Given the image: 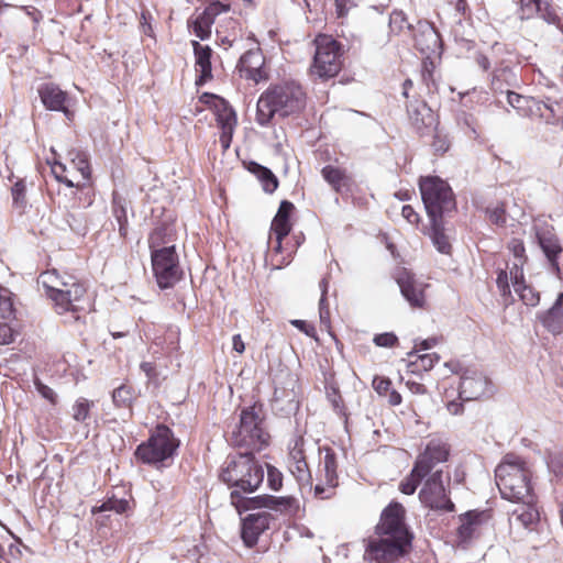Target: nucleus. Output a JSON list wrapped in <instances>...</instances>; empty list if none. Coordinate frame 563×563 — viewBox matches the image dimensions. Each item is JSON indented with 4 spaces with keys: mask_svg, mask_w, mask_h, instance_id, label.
<instances>
[{
    "mask_svg": "<svg viewBox=\"0 0 563 563\" xmlns=\"http://www.w3.org/2000/svg\"><path fill=\"white\" fill-rule=\"evenodd\" d=\"M169 242H172V229L166 225L155 228L148 238L151 251L168 246Z\"/></svg>",
    "mask_w": 563,
    "mask_h": 563,
    "instance_id": "39",
    "label": "nucleus"
},
{
    "mask_svg": "<svg viewBox=\"0 0 563 563\" xmlns=\"http://www.w3.org/2000/svg\"><path fill=\"white\" fill-rule=\"evenodd\" d=\"M540 247L542 249L545 257L548 258L552 269L555 273L560 272L558 256L563 252V249L558 238L551 232L537 233Z\"/></svg>",
    "mask_w": 563,
    "mask_h": 563,
    "instance_id": "28",
    "label": "nucleus"
},
{
    "mask_svg": "<svg viewBox=\"0 0 563 563\" xmlns=\"http://www.w3.org/2000/svg\"><path fill=\"white\" fill-rule=\"evenodd\" d=\"M195 53V67L198 78L197 85H202L212 78L211 54L212 51L207 45H201L197 41L191 42Z\"/></svg>",
    "mask_w": 563,
    "mask_h": 563,
    "instance_id": "25",
    "label": "nucleus"
},
{
    "mask_svg": "<svg viewBox=\"0 0 563 563\" xmlns=\"http://www.w3.org/2000/svg\"><path fill=\"white\" fill-rule=\"evenodd\" d=\"M488 219L496 225H503L506 222L505 210L501 207H495L487 210Z\"/></svg>",
    "mask_w": 563,
    "mask_h": 563,
    "instance_id": "56",
    "label": "nucleus"
},
{
    "mask_svg": "<svg viewBox=\"0 0 563 563\" xmlns=\"http://www.w3.org/2000/svg\"><path fill=\"white\" fill-rule=\"evenodd\" d=\"M439 362V355L437 353H427L422 355H418L416 361H412L409 364V368L411 373H416L419 369L430 371L435 363Z\"/></svg>",
    "mask_w": 563,
    "mask_h": 563,
    "instance_id": "45",
    "label": "nucleus"
},
{
    "mask_svg": "<svg viewBox=\"0 0 563 563\" xmlns=\"http://www.w3.org/2000/svg\"><path fill=\"white\" fill-rule=\"evenodd\" d=\"M25 184L22 180L16 181L12 187L13 206L19 210L26 207Z\"/></svg>",
    "mask_w": 563,
    "mask_h": 563,
    "instance_id": "48",
    "label": "nucleus"
},
{
    "mask_svg": "<svg viewBox=\"0 0 563 563\" xmlns=\"http://www.w3.org/2000/svg\"><path fill=\"white\" fill-rule=\"evenodd\" d=\"M481 514L468 511L460 517L457 539L461 544L468 543L477 533L481 526Z\"/></svg>",
    "mask_w": 563,
    "mask_h": 563,
    "instance_id": "30",
    "label": "nucleus"
},
{
    "mask_svg": "<svg viewBox=\"0 0 563 563\" xmlns=\"http://www.w3.org/2000/svg\"><path fill=\"white\" fill-rule=\"evenodd\" d=\"M288 468L300 485H309L311 487V473L306 460L288 462Z\"/></svg>",
    "mask_w": 563,
    "mask_h": 563,
    "instance_id": "41",
    "label": "nucleus"
},
{
    "mask_svg": "<svg viewBox=\"0 0 563 563\" xmlns=\"http://www.w3.org/2000/svg\"><path fill=\"white\" fill-rule=\"evenodd\" d=\"M231 504L241 514L242 510H247L255 507H266L278 511L285 516H296L300 509L299 500L292 496H257L255 498H243L236 490H232Z\"/></svg>",
    "mask_w": 563,
    "mask_h": 563,
    "instance_id": "13",
    "label": "nucleus"
},
{
    "mask_svg": "<svg viewBox=\"0 0 563 563\" xmlns=\"http://www.w3.org/2000/svg\"><path fill=\"white\" fill-rule=\"evenodd\" d=\"M357 0H335L336 14L343 18L347 14L350 9L356 5Z\"/></svg>",
    "mask_w": 563,
    "mask_h": 563,
    "instance_id": "58",
    "label": "nucleus"
},
{
    "mask_svg": "<svg viewBox=\"0 0 563 563\" xmlns=\"http://www.w3.org/2000/svg\"><path fill=\"white\" fill-rule=\"evenodd\" d=\"M14 339V331L8 323H0V345L10 344Z\"/></svg>",
    "mask_w": 563,
    "mask_h": 563,
    "instance_id": "57",
    "label": "nucleus"
},
{
    "mask_svg": "<svg viewBox=\"0 0 563 563\" xmlns=\"http://www.w3.org/2000/svg\"><path fill=\"white\" fill-rule=\"evenodd\" d=\"M272 518L268 511H257L242 520L241 537L247 547H253L257 542L258 537L268 529Z\"/></svg>",
    "mask_w": 563,
    "mask_h": 563,
    "instance_id": "20",
    "label": "nucleus"
},
{
    "mask_svg": "<svg viewBox=\"0 0 563 563\" xmlns=\"http://www.w3.org/2000/svg\"><path fill=\"white\" fill-rule=\"evenodd\" d=\"M540 319L553 334H560L563 331V292L558 296L553 306Z\"/></svg>",
    "mask_w": 563,
    "mask_h": 563,
    "instance_id": "29",
    "label": "nucleus"
},
{
    "mask_svg": "<svg viewBox=\"0 0 563 563\" xmlns=\"http://www.w3.org/2000/svg\"><path fill=\"white\" fill-rule=\"evenodd\" d=\"M509 279H511L510 277V272L507 273L506 271L504 269H500L497 274V279H496V284H497V288L500 292V295L505 298H510L511 297V290H510V286H509Z\"/></svg>",
    "mask_w": 563,
    "mask_h": 563,
    "instance_id": "50",
    "label": "nucleus"
},
{
    "mask_svg": "<svg viewBox=\"0 0 563 563\" xmlns=\"http://www.w3.org/2000/svg\"><path fill=\"white\" fill-rule=\"evenodd\" d=\"M14 314L12 292L0 286V318L9 319Z\"/></svg>",
    "mask_w": 563,
    "mask_h": 563,
    "instance_id": "47",
    "label": "nucleus"
},
{
    "mask_svg": "<svg viewBox=\"0 0 563 563\" xmlns=\"http://www.w3.org/2000/svg\"><path fill=\"white\" fill-rule=\"evenodd\" d=\"M519 2L521 20L530 19L538 14L547 23L560 26L561 19L556 10L549 2L542 0H519Z\"/></svg>",
    "mask_w": 563,
    "mask_h": 563,
    "instance_id": "22",
    "label": "nucleus"
},
{
    "mask_svg": "<svg viewBox=\"0 0 563 563\" xmlns=\"http://www.w3.org/2000/svg\"><path fill=\"white\" fill-rule=\"evenodd\" d=\"M421 198L429 219L444 218L455 210L451 187L437 176H428L419 183Z\"/></svg>",
    "mask_w": 563,
    "mask_h": 563,
    "instance_id": "7",
    "label": "nucleus"
},
{
    "mask_svg": "<svg viewBox=\"0 0 563 563\" xmlns=\"http://www.w3.org/2000/svg\"><path fill=\"white\" fill-rule=\"evenodd\" d=\"M314 56L311 75L327 79L334 77L342 67L341 45L330 35H318L314 40Z\"/></svg>",
    "mask_w": 563,
    "mask_h": 563,
    "instance_id": "10",
    "label": "nucleus"
},
{
    "mask_svg": "<svg viewBox=\"0 0 563 563\" xmlns=\"http://www.w3.org/2000/svg\"><path fill=\"white\" fill-rule=\"evenodd\" d=\"M264 64V55L262 51L256 47L249 49L240 57L238 69L241 76H244L246 79H251L254 82H260L261 80L266 79V74L263 68Z\"/></svg>",
    "mask_w": 563,
    "mask_h": 563,
    "instance_id": "21",
    "label": "nucleus"
},
{
    "mask_svg": "<svg viewBox=\"0 0 563 563\" xmlns=\"http://www.w3.org/2000/svg\"><path fill=\"white\" fill-rule=\"evenodd\" d=\"M128 509L129 501L126 499L109 498L99 507H93L92 512L114 511L117 514H123Z\"/></svg>",
    "mask_w": 563,
    "mask_h": 563,
    "instance_id": "46",
    "label": "nucleus"
},
{
    "mask_svg": "<svg viewBox=\"0 0 563 563\" xmlns=\"http://www.w3.org/2000/svg\"><path fill=\"white\" fill-rule=\"evenodd\" d=\"M409 119L412 123V125L418 130L421 131L423 128H428L433 124L434 118L432 114L431 109L423 102L411 106L408 109Z\"/></svg>",
    "mask_w": 563,
    "mask_h": 563,
    "instance_id": "34",
    "label": "nucleus"
},
{
    "mask_svg": "<svg viewBox=\"0 0 563 563\" xmlns=\"http://www.w3.org/2000/svg\"><path fill=\"white\" fill-rule=\"evenodd\" d=\"M518 80L512 70L508 67H504L497 70L492 79V89L496 96L505 95L506 89L517 87Z\"/></svg>",
    "mask_w": 563,
    "mask_h": 563,
    "instance_id": "32",
    "label": "nucleus"
},
{
    "mask_svg": "<svg viewBox=\"0 0 563 563\" xmlns=\"http://www.w3.org/2000/svg\"><path fill=\"white\" fill-rule=\"evenodd\" d=\"M412 37L416 48L426 55L427 59L431 55L440 54L442 48L440 35L430 22L418 21L413 27Z\"/></svg>",
    "mask_w": 563,
    "mask_h": 563,
    "instance_id": "18",
    "label": "nucleus"
},
{
    "mask_svg": "<svg viewBox=\"0 0 563 563\" xmlns=\"http://www.w3.org/2000/svg\"><path fill=\"white\" fill-rule=\"evenodd\" d=\"M548 467L555 475L563 473V451L552 452L548 456Z\"/></svg>",
    "mask_w": 563,
    "mask_h": 563,
    "instance_id": "52",
    "label": "nucleus"
},
{
    "mask_svg": "<svg viewBox=\"0 0 563 563\" xmlns=\"http://www.w3.org/2000/svg\"><path fill=\"white\" fill-rule=\"evenodd\" d=\"M401 216L411 224H417L419 222V214L409 205L402 207Z\"/></svg>",
    "mask_w": 563,
    "mask_h": 563,
    "instance_id": "60",
    "label": "nucleus"
},
{
    "mask_svg": "<svg viewBox=\"0 0 563 563\" xmlns=\"http://www.w3.org/2000/svg\"><path fill=\"white\" fill-rule=\"evenodd\" d=\"M231 442L235 446L246 448L250 452L261 451L268 443V434L262 427V419L255 407L241 412L240 424L232 432Z\"/></svg>",
    "mask_w": 563,
    "mask_h": 563,
    "instance_id": "9",
    "label": "nucleus"
},
{
    "mask_svg": "<svg viewBox=\"0 0 563 563\" xmlns=\"http://www.w3.org/2000/svg\"><path fill=\"white\" fill-rule=\"evenodd\" d=\"M75 294L71 289L63 292V302L59 299H53V307L55 312L64 318V322L71 323L80 319V313L89 309V300L87 297V287L84 285V291L75 299Z\"/></svg>",
    "mask_w": 563,
    "mask_h": 563,
    "instance_id": "16",
    "label": "nucleus"
},
{
    "mask_svg": "<svg viewBox=\"0 0 563 563\" xmlns=\"http://www.w3.org/2000/svg\"><path fill=\"white\" fill-rule=\"evenodd\" d=\"M93 407V401L87 398H78L71 407V417L77 422H85L90 415V410Z\"/></svg>",
    "mask_w": 563,
    "mask_h": 563,
    "instance_id": "43",
    "label": "nucleus"
},
{
    "mask_svg": "<svg viewBox=\"0 0 563 563\" xmlns=\"http://www.w3.org/2000/svg\"><path fill=\"white\" fill-rule=\"evenodd\" d=\"M35 385H36L37 391L41 394V396L43 398L47 399L52 404H55L56 394L51 387H48L40 382H36Z\"/></svg>",
    "mask_w": 563,
    "mask_h": 563,
    "instance_id": "59",
    "label": "nucleus"
},
{
    "mask_svg": "<svg viewBox=\"0 0 563 563\" xmlns=\"http://www.w3.org/2000/svg\"><path fill=\"white\" fill-rule=\"evenodd\" d=\"M290 323L296 327L297 329H299L300 331L305 332L307 335L309 336H313L314 335V327H312L311 324H308L306 321L303 320H291Z\"/></svg>",
    "mask_w": 563,
    "mask_h": 563,
    "instance_id": "62",
    "label": "nucleus"
},
{
    "mask_svg": "<svg viewBox=\"0 0 563 563\" xmlns=\"http://www.w3.org/2000/svg\"><path fill=\"white\" fill-rule=\"evenodd\" d=\"M450 448L439 439L430 440L424 450L417 456L410 474L401 481L399 489L406 495H412L429 474L433 473L439 464L448 461Z\"/></svg>",
    "mask_w": 563,
    "mask_h": 563,
    "instance_id": "6",
    "label": "nucleus"
},
{
    "mask_svg": "<svg viewBox=\"0 0 563 563\" xmlns=\"http://www.w3.org/2000/svg\"><path fill=\"white\" fill-rule=\"evenodd\" d=\"M305 440L302 437H298L294 440V444L289 451V461L288 462H297L305 461V452H303Z\"/></svg>",
    "mask_w": 563,
    "mask_h": 563,
    "instance_id": "51",
    "label": "nucleus"
},
{
    "mask_svg": "<svg viewBox=\"0 0 563 563\" xmlns=\"http://www.w3.org/2000/svg\"><path fill=\"white\" fill-rule=\"evenodd\" d=\"M549 115H542L552 124H560L563 129V93L560 96H548L542 102Z\"/></svg>",
    "mask_w": 563,
    "mask_h": 563,
    "instance_id": "35",
    "label": "nucleus"
},
{
    "mask_svg": "<svg viewBox=\"0 0 563 563\" xmlns=\"http://www.w3.org/2000/svg\"><path fill=\"white\" fill-rule=\"evenodd\" d=\"M426 478L424 485L419 493V499L421 503L432 509L452 511L454 509V505L446 496L442 482V471L435 470Z\"/></svg>",
    "mask_w": 563,
    "mask_h": 563,
    "instance_id": "15",
    "label": "nucleus"
},
{
    "mask_svg": "<svg viewBox=\"0 0 563 563\" xmlns=\"http://www.w3.org/2000/svg\"><path fill=\"white\" fill-rule=\"evenodd\" d=\"M294 210V205L290 201L284 200L280 202L278 211L272 222V235L275 236L276 245L274 250L279 252L282 250V241L287 236L291 230L290 214Z\"/></svg>",
    "mask_w": 563,
    "mask_h": 563,
    "instance_id": "24",
    "label": "nucleus"
},
{
    "mask_svg": "<svg viewBox=\"0 0 563 563\" xmlns=\"http://www.w3.org/2000/svg\"><path fill=\"white\" fill-rule=\"evenodd\" d=\"M415 25L407 22V18L402 11L394 10L389 16V29L394 34H400L405 30L413 33Z\"/></svg>",
    "mask_w": 563,
    "mask_h": 563,
    "instance_id": "42",
    "label": "nucleus"
},
{
    "mask_svg": "<svg viewBox=\"0 0 563 563\" xmlns=\"http://www.w3.org/2000/svg\"><path fill=\"white\" fill-rule=\"evenodd\" d=\"M250 170L261 181L263 189L266 192L272 194L277 189L278 180H277V177L272 173L271 169H268L257 163H251Z\"/></svg>",
    "mask_w": 563,
    "mask_h": 563,
    "instance_id": "36",
    "label": "nucleus"
},
{
    "mask_svg": "<svg viewBox=\"0 0 563 563\" xmlns=\"http://www.w3.org/2000/svg\"><path fill=\"white\" fill-rule=\"evenodd\" d=\"M320 288H321V292H322L320 303H319L320 305V307H319L320 320L322 323L328 324L329 319H330V312H329L328 306L325 305V294L328 291V282L324 278L320 282Z\"/></svg>",
    "mask_w": 563,
    "mask_h": 563,
    "instance_id": "53",
    "label": "nucleus"
},
{
    "mask_svg": "<svg viewBox=\"0 0 563 563\" xmlns=\"http://www.w3.org/2000/svg\"><path fill=\"white\" fill-rule=\"evenodd\" d=\"M151 260L153 273L159 288H170L181 279L183 271L175 245L152 251Z\"/></svg>",
    "mask_w": 563,
    "mask_h": 563,
    "instance_id": "11",
    "label": "nucleus"
},
{
    "mask_svg": "<svg viewBox=\"0 0 563 563\" xmlns=\"http://www.w3.org/2000/svg\"><path fill=\"white\" fill-rule=\"evenodd\" d=\"M212 98L214 99L217 122L221 130L235 129L236 115L234 110L222 98Z\"/></svg>",
    "mask_w": 563,
    "mask_h": 563,
    "instance_id": "33",
    "label": "nucleus"
},
{
    "mask_svg": "<svg viewBox=\"0 0 563 563\" xmlns=\"http://www.w3.org/2000/svg\"><path fill=\"white\" fill-rule=\"evenodd\" d=\"M323 178L333 187L334 190L339 191L345 179V174L338 167L328 165L322 168Z\"/></svg>",
    "mask_w": 563,
    "mask_h": 563,
    "instance_id": "44",
    "label": "nucleus"
},
{
    "mask_svg": "<svg viewBox=\"0 0 563 563\" xmlns=\"http://www.w3.org/2000/svg\"><path fill=\"white\" fill-rule=\"evenodd\" d=\"M305 93L297 84H284L265 91L257 101L256 121L265 126L275 115L287 117L302 109Z\"/></svg>",
    "mask_w": 563,
    "mask_h": 563,
    "instance_id": "4",
    "label": "nucleus"
},
{
    "mask_svg": "<svg viewBox=\"0 0 563 563\" xmlns=\"http://www.w3.org/2000/svg\"><path fill=\"white\" fill-rule=\"evenodd\" d=\"M495 479L504 499L516 503L533 500L531 471L527 463L515 454H507L495 470Z\"/></svg>",
    "mask_w": 563,
    "mask_h": 563,
    "instance_id": "3",
    "label": "nucleus"
},
{
    "mask_svg": "<svg viewBox=\"0 0 563 563\" xmlns=\"http://www.w3.org/2000/svg\"><path fill=\"white\" fill-rule=\"evenodd\" d=\"M220 478L239 494L255 492L264 479V470L252 452L230 455L220 472Z\"/></svg>",
    "mask_w": 563,
    "mask_h": 563,
    "instance_id": "5",
    "label": "nucleus"
},
{
    "mask_svg": "<svg viewBox=\"0 0 563 563\" xmlns=\"http://www.w3.org/2000/svg\"><path fill=\"white\" fill-rule=\"evenodd\" d=\"M396 280L400 288L401 295L411 307L422 308L424 306L426 284L415 278L413 275L406 269H401L397 273Z\"/></svg>",
    "mask_w": 563,
    "mask_h": 563,
    "instance_id": "19",
    "label": "nucleus"
},
{
    "mask_svg": "<svg viewBox=\"0 0 563 563\" xmlns=\"http://www.w3.org/2000/svg\"><path fill=\"white\" fill-rule=\"evenodd\" d=\"M333 493V489H329V486L325 484H317L314 486V496L319 497L320 499H327L330 498Z\"/></svg>",
    "mask_w": 563,
    "mask_h": 563,
    "instance_id": "64",
    "label": "nucleus"
},
{
    "mask_svg": "<svg viewBox=\"0 0 563 563\" xmlns=\"http://www.w3.org/2000/svg\"><path fill=\"white\" fill-rule=\"evenodd\" d=\"M113 214L119 223V233L121 236L128 234V217L125 200L118 194H113Z\"/></svg>",
    "mask_w": 563,
    "mask_h": 563,
    "instance_id": "40",
    "label": "nucleus"
},
{
    "mask_svg": "<svg viewBox=\"0 0 563 563\" xmlns=\"http://www.w3.org/2000/svg\"><path fill=\"white\" fill-rule=\"evenodd\" d=\"M321 465L325 484L329 486V489H334L338 485L336 460L334 453L330 449L325 450Z\"/></svg>",
    "mask_w": 563,
    "mask_h": 563,
    "instance_id": "37",
    "label": "nucleus"
},
{
    "mask_svg": "<svg viewBox=\"0 0 563 563\" xmlns=\"http://www.w3.org/2000/svg\"><path fill=\"white\" fill-rule=\"evenodd\" d=\"M37 283L43 286L45 295L49 300L59 299L63 302V292L71 289L75 294V299H78L84 291V283L76 276L66 272H59L55 268L43 272L37 279Z\"/></svg>",
    "mask_w": 563,
    "mask_h": 563,
    "instance_id": "14",
    "label": "nucleus"
},
{
    "mask_svg": "<svg viewBox=\"0 0 563 563\" xmlns=\"http://www.w3.org/2000/svg\"><path fill=\"white\" fill-rule=\"evenodd\" d=\"M390 384H391L390 380L387 378L375 377L373 379V387L379 394L386 393L389 389Z\"/></svg>",
    "mask_w": 563,
    "mask_h": 563,
    "instance_id": "61",
    "label": "nucleus"
},
{
    "mask_svg": "<svg viewBox=\"0 0 563 563\" xmlns=\"http://www.w3.org/2000/svg\"><path fill=\"white\" fill-rule=\"evenodd\" d=\"M487 377L475 368L463 369L460 377L459 399L463 401L475 400L486 394Z\"/></svg>",
    "mask_w": 563,
    "mask_h": 563,
    "instance_id": "17",
    "label": "nucleus"
},
{
    "mask_svg": "<svg viewBox=\"0 0 563 563\" xmlns=\"http://www.w3.org/2000/svg\"><path fill=\"white\" fill-rule=\"evenodd\" d=\"M232 11L228 0H207L206 7L201 12L196 13L189 19L188 26L192 33L201 41L208 40L212 32V25L218 23L217 35L222 44L232 46L235 41V30L238 21L232 16L221 19Z\"/></svg>",
    "mask_w": 563,
    "mask_h": 563,
    "instance_id": "2",
    "label": "nucleus"
},
{
    "mask_svg": "<svg viewBox=\"0 0 563 563\" xmlns=\"http://www.w3.org/2000/svg\"><path fill=\"white\" fill-rule=\"evenodd\" d=\"M38 93L43 104L52 111H64L66 93L54 84H44L38 88Z\"/></svg>",
    "mask_w": 563,
    "mask_h": 563,
    "instance_id": "26",
    "label": "nucleus"
},
{
    "mask_svg": "<svg viewBox=\"0 0 563 563\" xmlns=\"http://www.w3.org/2000/svg\"><path fill=\"white\" fill-rule=\"evenodd\" d=\"M510 277L512 287L523 303L532 307L538 305L540 299L539 294L531 287L525 285L522 271L519 268L517 263L510 268Z\"/></svg>",
    "mask_w": 563,
    "mask_h": 563,
    "instance_id": "27",
    "label": "nucleus"
},
{
    "mask_svg": "<svg viewBox=\"0 0 563 563\" xmlns=\"http://www.w3.org/2000/svg\"><path fill=\"white\" fill-rule=\"evenodd\" d=\"M136 398L135 390L130 385H121L117 387L112 393L113 404L119 408L131 407L133 400Z\"/></svg>",
    "mask_w": 563,
    "mask_h": 563,
    "instance_id": "38",
    "label": "nucleus"
},
{
    "mask_svg": "<svg viewBox=\"0 0 563 563\" xmlns=\"http://www.w3.org/2000/svg\"><path fill=\"white\" fill-rule=\"evenodd\" d=\"M179 441L174 437L173 431L166 426H157L148 440L140 444L135 455L145 464H158L173 457Z\"/></svg>",
    "mask_w": 563,
    "mask_h": 563,
    "instance_id": "8",
    "label": "nucleus"
},
{
    "mask_svg": "<svg viewBox=\"0 0 563 563\" xmlns=\"http://www.w3.org/2000/svg\"><path fill=\"white\" fill-rule=\"evenodd\" d=\"M267 483L273 490H278L283 485V475L274 466H267Z\"/></svg>",
    "mask_w": 563,
    "mask_h": 563,
    "instance_id": "54",
    "label": "nucleus"
},
{
    "mask_svg": "<svg viewBox=\"0 0 563 563\" xmlns=\"http://www.w3.org/2000/svg\"><path fill=\"white\" fill-rule=\"evenodd\" d=\"M506 99H507V102L508 104L514 108L515 110H517L519 112V114H525L523 113V108H525V104L528 103V98L522 96V95H519L515 91H512L511 89H506Z\"/></svg>",
    "mask_w": 563,
    "mask_h": 563,
    "instance_id": "49",
    "label": "nucleus"
},
{
    "mask_svg": "<svg viewBox=\"0 0 563 563\" xmlns=\"http://www.w3.org/2000/svg\"><path fill=\"white\" fill-rule=\"evenodd\" d=\"M430 228L426 229L424 233L428 234L435 246L442 254H449L451 251V243L444 233L443 218L429 219Z\"/></svg>",
    "mask_w": 563,
    "mask_h": 563,
    "instance_id": "31",
    "label": "nucleus"
},
{
    "mask_svg": "<svg viewBox=\"0 0 563 563\" xmlns=\"http://www.w3.org/2000/svg\"><path fill=\"white\" fill-rule=\"evenodd\" d=\"M519 504L509 516V523L515 528H523L532 530L539 521V511L533 500H520Z\"/></svg>",
    "mask_w": 563,
    "mask_h": 563,
    "instance_id": "23",
    "label": "nucleus"
},
{
    "mask_svg": "<svg viewBox=\"0 0 563 563\" xmlns=\"http://www.w3.org/2000/svg\"><path fill=\"white\" fill-rule=\"evenodd\" d=\"M68 164L55 159L52 164V173L55 178L67 187H80L90 177V168L86 154L78 151L68 152Z\"/></svg>",
    "mask_w": 563,
    "mask_h": 563,
    "instance_id": "12",
    "label": "nucleus"
},
{
    "mask_svg": "<svg viewBox=\"0 0 563 563\" xmlns=\"http://www.w3.org/2000/svg\"><path fill=\"white\" fill-rule=\"evenodd\" d=\"M405 509L393 503L384 509L374 536L368 538L364 559L372 563H393L401 558L411 537L404 521Z\"/></svg>",
    "mask_w": 563,
    "mask_h": 563,
    "instance_id": "1",
    "label": "nucleus"
},
{
    "mask_svg": "<svg viewBox=\"0 0 563 563\" xmlns=\"http://www.w3.org/2000/svg\"><path fill=\"white\" fill-rule=\"evenodd\" d=\"M437 344H438L437 338H429V339L422 340L420 342H417L415 344V350H416V352L427 351V350L432 349Z\"/></svg>",
    "mask_w": 563,
    "mask_h": 563,
    "instance_id": "63",
    "label": "nucleus"
},
{
    "mask_svg": "<svg viewBox=\"0 0 563 563\" xmlns=\"http://www.w3.org/2000/svg\"><path fill=\"white\" fill-rule=\"evenodd\" d=\"M374 343L382 347H391L397 343V336L393 332H385L374 336Z\"/></svg>",
    "mask_w": 563,
    "mask_h": 563,
    "instance_id": "55",
    "label": "nucleus"
}]
</instances>
